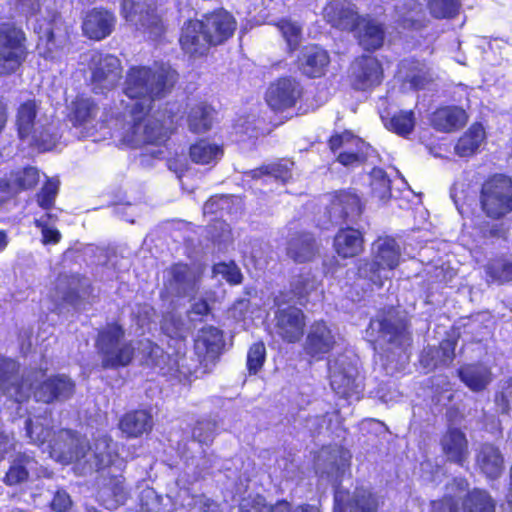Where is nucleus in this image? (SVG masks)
<instances>
[{"label": "nucleus", "mask_w": 512, "mask_h": 512, "mask_svg": "<svg viewBox=\"0 0 512 512\" xmlns=\"http://www.w3.org/2000/svg\"><path fill=\"white\" fill-rule=\"evenodd\" d=\"M428 7L436 18L453 17L460 7L459 0H429Z\"/></svg>", "instance_id": "e2e57ef3"}, {"label": "nucleus", "mask_w": 512, "mask_h": 512, "mask_svg": "<svg viewBox=\"0 0 512 512\" xmlns=\"http://www.w3.org/2000/svg\"><path fill=\"white\" fill-rule=\"evenodd\" d=\"M135 496L139 512H172L177 507V494H159L146 482L137 484Z\"/></svg>", "instance_id": "412c9836"}, {"label": "nucleus", "mask_w": 512, "mask_h": 512, "mask_svg": "<svg viewBox=\"0 0 512 512\" xmlns=\"http://www.w3.org/2000/svg\"><path fill=\"white\" fill-rule=\"evenodd\" d=\"M292 166V162L281 161L279 163H273L254 170H250L246 172L245 175L246 177H251L252 179L264 178L265 182H271L274 180L280 181L284 184L291 177Z\"/></svg>", "instance_id": "c03bdc74"}, {"label": "nucleus", "mask_w": 512, "mask_h": 512, "mask_svg": "<svg viewBox=\"0 0 512 512\" xmlns=\"http://www.w3.org/2000/svg\"><path fill=\"white\" fill-rule=\"evenodd\" d=\"M214 110L206 103H199L190 109L188 125L192 132L203 133L211 128Z\"/></svg>", "instance_id": "603ef678"}, {"label": "nucleus", "mask_w": 512, "mask_h": 512, "mask_svg": "<svg viewBox=\"0 0 512 512\" xmlns=\"http://www.w3.org/2000/svg\"><path fill=\"white\" fill-rule=\"evenodd\" d=\"M352 31H355L359 44L365 50H376L383 44L384 30L382 26L373 19L358 17Z\"/></svg>", "instance_id": "72a5a7b5"}, {"label": "nucleus", "mask_w": 512, "mask_h": 512, "mask_svg": "<svg viewBox=\"0 0 512 512\" xmlns=\"http://www.w3.org/2000/svg\"><path fill=\"white\" fill-rule=\"evenodd\" d=\"M486 273L492 282L504 283L512 280V264L505 259H497L486 267Z\"/></svg>", "instance_id": "052dcab7"}, {"label": "nucleus", "mask_w": 512, "mask_h": 512, "mask_svg": "<svg viewBox=\"0 0 512 512\" xmlns=\"http://www.w3.org/2000/svg\"><path fill=\"white\" fill-rule=\"evenodd\" d=\"M371 255L372 261H359L358 275L373 285L382 287L384 281L390 279L392 271L400 264V245L392 237H379L372 244Z\"/></svg>", "instance_id": "20e7f679"}, {"label": "nucleus", "mask_w": 512, "mask_h": 512, "mask_svg": "<svg viewBox=\"0 0 512 512\" xmlns=\"http://www.w3.org/2000/svg\"><path fill=\"white\" fill-rule=\"evenodd\" d=\"M366 337L368 341L373 343L386 341L395 345L402 351V354H400L402 361L408 360L406 349L410 345L411 338L403 320L395 319L392 316L371 320L366 330Z\"/></svg>", "instance_id": "9b49d317"}, {"label": "nucleus", "mask_w": 512, "mask_h": 512, "mask_svg": "<svg viewBox=\"0 0 512 512\" xmlns=\"http://www.w3.org/2000/svg\"><path fill=\"white\" fill-rule=\"evenodd\" d=\"M441 448L446 459L459 466L467 462L470 451L466 435L457 428H450L441 438Z\"/></svg>", "instance_id": "c85d7f7f"}, {"label": "nucleus", "mask_w": 512, "mask_h": 512, "mask_svg": "<svg viewBox=\"0 0 512 512\" xmlns=\"http://www.w3.org/2000/svg\"><path fill=\"white\" fill-rule=\"evenodd\" d=\"M431 121L435 129L450 132L466 123L467 114L458 107H443L434 112Z\"/></svg>", "instance_id": "a19ab883"}, {"label": "nucleus", "mask_w": 512, "mask_h": 512, "mask_svg": "<svg viewBox=\"0 0 512 512\" xmlns=\"http://www.w3.org/2000/svg\"><path fill=\"white\" fill-rule=\"evenodd\" d=\"M213 274L215 277L221 276L230 284H239L242 280V274L234 262H222L214 265Z\"/></svg>", "instance_id": "338daca9"}, {"label": "nucleus", "mask_w": 512, "mask_h": 512, "mask_svg": "<svg viewBox=\"0 0 512 512\" xmlns=\"http://www.w3.org/2000/svg\"><path fill=\"white\" fill-rule=\"evenodd\" d=\"M371 191L379 201L385 202L390 198V180L381 168H374L370 174Z\"/></svg>", "instance_id": "4d7b16f0"}, {"label": "nucleus", "mask_w": 512, "mask_h": 512, "mask_svg": "<svg viewBox=\"0 0 512 512\" xmlns=\"http://www.w3.org/2000/svg\"><path fill=\"white\" fill-rule=\"evenodd\" d=\"M278 28L285 38L288 46L292 49L295 48L301 37V26L290 20H281L278 23Z\"/></svg>", "instance_id": "774afa93"}, {"label": "nucleus", "mask_w": 512, "mask_h": 512, "mask_svg": "<svg viewBox=\"0 0 512 512\" xmlns=\"http://www.w3.org/2000/svg\"><path fill=\"white\" fill-rule=\"evenodd\" d=\"M328 53L316 45L304 47L298 59L299 69L308 77L322 76L329 64Z\"/></svg>", "instance_id": "473e14b6"}, {"label": "nucleus", "mask_w": 512, "mask_h": 512, "mask_svg": "<svg viewBox=\"0 0 512 512\" xmlns=\"http://www.w3.org/2000/svg\"><path fill=\"white\" fill-rule=\"evenodd\" d=\"M35 460L26 453L18 454L12 461L3 481L8 486L21 484L28 479L29 470L33 469Z\"/></svg>", "instance_id": "de8ad7c7"}, {"label": "nucleus", "mask_w": 512, "mask_h": 512, "mask_svg": "<svg viewBox=\"0 0 512 512\" xmlns=\"http://www.w3.org/2000/svg\"><path fill=\"white\" fill-rule=\"evenodd\" d=\"M82 63H87L91 76L92 89L97 94L112 90L121 78V62L110 54L90 51L82 55Z\"/></svg>", "instance_id": "1a4fd4ad"}, {"label": "nucleus", "mask_w": 512, "mask_h": 512, "mask_svg": "<svg viewBox=\"0 0 512 512\" xmlns=\"http://www.w3.org/2000/svg\"><path fill=\"white\" fill-rule=\"evenodd\" d=\"M349 78L356 90L366 91L378 86L383 79V68L373 56L357 57L350 66Z\"/></svg>", "instance_id": "4468645a"}, {"label": "nucleus", "mask_w": 512, "mask_h": 512, "mask_svg": "<svg viewBox=\"0 0 512 512\" xmlns=\"http://www.w3.org/2000/svg\"><path fill=\"white\" fill-rule=\"evenodd\" d=\"M330 147L333 151L340 150L338 161L344 166L353 165L364 160L369 155L370 150L368 144L349 131L332 136Z\"/></svg>", "instance_id": "6ab92c4d"}, {"label": "nucleus", "mask_w": 512, "mask_h": 512, "mask_svg": "<svg viewBox=\"0 0 512 512\" xmlns=\"http://www.w3.org/2000/svg\"><path fill=\"white\" fill-rule=\"evenodd\" d=\"M431 76L424 64L413 63L409 71L404 75L406 83L410 84L412 89H422L430 81Z\"/></svg>", "instance_id": "680f3d73"}, {"label": "nucleus", "mask_w": 512, "mask_h": 512, "mask_svg": "<svg viewBox=\"0 0 512 512\" xmlns=\"http://www.w3.org/2000/svg\"><path fill=\"white\" fill-rule=\"evenodd\" d=\"M414 125L415 119L412 111H401L385 123L389 130L402 136L409 134L413 130Z\"/></svg>", "instance_id": "bf43d9fd"}, {"label": "nucleus", "mask_w": 512, "mask_h": 512, "mask_svg": "<svg viewBox=\"0 0 512 512\" xmlns=\"http://www.w3.org/2000/svg\"><path fill=\"white\" fill-rule=\"evenodd\" d=\"M115 17L106 10L93 9L83 21V32L90 39L101 40L110 35L114 28Z\"/></svg>", "instance_id": "2f4dec72"}, {"label": "nucleus", "mask_w": 512, "mask_h": 512, "mask_svg": "<svg viewBox=\"0 0 512 512\" xmlns=\"http://www.w3.org/2000/svg\"><path fill=\"white\" fill-rule=\"evenodd\" d=\"M330 385L340 397L359 400L363 392V380L358 371V359L352 355H339L329 360Z\"/></svg>", "instance_id": "423d86ee"}, {"label": "nucleus", "mask_w": 512, "mask_h": 512, "mask_svg": "<svg viewBox=\"0 0 512 512\" xmlns=\"http://www.w3.org/2000/svg\"><path fill=\"white\" fill-rule=\"evenodd\" d=\"M351 454L339 445L323 447L315 458V470L321 477L327 476L333 484L345 473Z\"/></svg>", "instance_id": "ddd939ff"}, {"label": "nucleus", "mask_w": 512, "mask_h": 512, "mask_svg": "<svg viewBox=\"0 0 512 512\" xmlns=\"http://www.w3.org/2000/svg\"><path fill=\"white\" fill-rule=\"evenodd\" d=\"M302 88L291 78H282L271 84L266 92V102L273 110L293 107L301 97Z\"/></svg>", "instance_id": "4be33fe9"}, {"label": "nucleus", "mask_w": 512, "mask_h": 512, "mask_svg": "<svg viewBox=\"0 0 512 512\" xmlns=\"http://www.w3.org/2000/svg\"><path fill=\"white\" fill-rule=\"evenodd\" d=\"M38 181L39 171L35 167H26L3 179L0 183V190L7 195H12L34 187Z\"/></svg>", "instance_id": "e433bc0d"}, {"label": "nucleus", "mask_w": 512, "mask_h": 512, "mask_svg": "<svg viewBox=\"0 0 512 512\" xmlns=\"http://www.w3.org/2000/svg\"><path fill=\"white\" fill-rule=\"evenodd\" d=\"M318 279L310 274H302L292 283V293L300 305H305L313 299H318L322 291L319 290Z\"/></svg>", "instance_id": "37998d69"}, {"label": "nucleus", "mask_w": 512, "mask_h": 512, "mask_svg": "<svg viewBox=\"0 0 512 512\" xmlns=\"http://www.w3.org/2000/svg\"><path fill=\"white\" fill-rule=\"evenodd\" d=\"M377 506L376 498L366 490H357L352 499L348 491L335 490L333 512H376Z\"/></svg>", "instance_id": "393cba45"}, {"label": "nucleus", "mask_w": 512, "mask_h": 512, "mask_svg": "<svg viewBox=\"0 0 512 512\" xmlns=\"http://www.w3.org/2000/svg\"><path fill=\"white\" fill-rule=\"evenodd\" d=\"M266 349L263 343L253 344L247 355V368L250 374H256L263 366Z\"/></svg>", "instance_id": "69168bd1"}, {"label": "nucleus", "mask_w": 512, "mask_h": 512, "mask_svg": "<svg viewBox=\"0 0 512 512\" xmlns=\"http://www.w3.org/2000/svg\"><path fill=\"white\" fill-rule=\"evenodd\" d=\"M200 23L203 24L208 38H211V46L221 44L229 39L236 29L235 19L224 10L206 15L203 20H200Z\"/></svg>", "instance_id": "a878e982"}, {"label": "nucleus", "mask_w": 512, "mask_h": 512, "mask_svg": "<svg viewBox=\"0 0 512 512\" xmlns=\"http://www.w3.org/2000/svg\"><path fill=\"white\" fill-rule=\"evenodd\" d=\"M458 374L461 381L474 392L484 390L492 381L491 372L484 365H465Z\"/></svg>", "instance_id": "79ce46f5"}, {"label": "nucleus", "mask_w": 512, "mask_h": 512, "mask_svg": "<svg viewBox=\"0 0 512 512\" xmlns=\"http://www.w3.org/2000/svg\"><path fill=\"white\" fill-rule=\"evenodd\" d=\"M161 329L172 339H183L189 331L190 325L180 315L168 313L163 317Z\"/></svg>", "instance_id": "6e6d98bb"}, {"label": "nucleus", "mask_w": 512, "mask_h": 512, "mask_svg": "<svg viewBox=\"0 0 512 512\" xmlns=\"http://www.w3.org/2000/svg\"><path fill=\"white\" fill-rule=\"evenodd\" d=\"M276 333L286 342L295 343L303 336L305 316L294 306L279 308L275 315Z\"/></svg>", "instance_id": "aec40b11"}, {"label": "nucleus", "mask_w": 512, "mask_h": 512, "mask_svg": "<svg viewBox=\"0 0 512 512\" xmlns=\"http://www.w3.org/2000/svg\"><path fill=\"white\" fill-rule=\"evenodd\" d=\"M485 131L481 124H473L458 140L455 145V153L459 157L473 155L485 139Z\"/></svg>", "instance_id": "a18cd8bd"}, {"label": "nucleus", "mask_w": 512, "mask_h": 512, "mask_svg": "<svg viewBox=\"0 0 512 512\" xmlns=\"http://www.w3.org/2000/svg\"><path fill=\"white\" fill-rule=\"evenodd\" d=\"M495 509V500L483 489H473L462 501L463 512H495Z\"/></svg>", "instance_id": "09e8293b"}, {"label": "nucleus", "mask_w": 512, "mask_h": 512, "mask_svg": "<svg viewBox=\"0 0 512 512\" xmlns=\"http://www.w3.org/2000/svg\"><path fill=\"white\" fill-rule=\"evenodd\" d=\"M396 13L404 28H419L424 20V10L418 0H403L396 6Z\"/></svg>", "instance_id": "8fccbe9b"}, {"label": "nucleus", "mask_w": 512, "mask_h": 512, "mask_svg": "<svg viewBox=\"0 0 512 512\" xmlns=\"http://www.w3.org/2000/svg\"><path fill=\"white\" fill-rule=\"evenodd\" d=\"M328 213L332 223L339 224L346 220L352 221L361 213L360 200L355 194L340 192L333 197Z\"/></svg>", "instance_id": "c756f323"}, {"label": "nucleus", "mask_w": 512, "mask_h": 512, "mask_svg": "<svg viewBox=\"0 0 512 512\" xmlns=\"http://www.w3.org/2000/svg\"><path fill=\"white\" fill-rule=\"evenodd\" d=\"M202 273L200 265L175 264L167 271V289L178 296H192L199 289Z\"/></svg>", "instance_id": "2eb2a0df"}, {"label": "nucleus", "mask_w": 512, "mask_h": 512, "mask_svg": "<svg viewBox=\"0 0 512 512\" xmlns=\"http://www.w3.org/2000/svg\"><path fill=\"white\" fill-rule=\"evenodd\" d=\"M17 8L26 16H35V32L39 36L37 49L46 58L51 55L56 43L54 23L58 14L54 9L55 0H15Z\"/></svg>", "instance_id": "39448f33"}, {"label": "nucleus", "mask_w": 512, "mask_h": 512, "mask_svg": "<svg viewBox=\"0 0 512 512\" xmlns=\"http://www.w3.org/2000/svg\"><path fill=\"white\" fill-rule=\"evenodd\" d=\"M121 14L135 27L148 29L154 37L163 32L160 16L140 0H122Z\"/></svg>", "instance_id": "dca6fc26"}, {"label": "nucleus", "mask_w": 512, "mask_h": 512, "mask_svg": "<svg viewBox=\"0 0 512 512\" xmlns=\"http://www.w3.org/2000/svg\"><path fill=\"white\" fill-rule=\"evenodd\" d=\"M179 41L182 50L190 56H202L211 47V38H208L200 20L185 23Z\"/></svg>", "instance_id": "b1692460"}, {"label": "nucleus", "mask_w": 512, "mask_h": 512, "mask_svg": "<svg viewBox=\"0 0 512 512\" xmlns=\"http://www.w3.org/2000/svg\"><path fill=\"white\" fill-rule=\"evenodd\" d=\"M324 19L340 30H353L358 19L355 6L348 1L334 0L323 9Z\"/></svg>", "instance_id": "cd10ccee"}, {"label": "nucleus", "mask_w": 512, "mask_h": 512, "mask_svg": "<svg viewBox=\"0 0 512 512\" xmlns=\"http://www.w3.org/2000/svg\"><path fill=\"white\" fill-rule=\"evenodd\" d=\"M334 248L343 258L354 257L363 250V235L353 228L340 229L334 238Z\"/></svg>", "instance_id": "4c0bfd02"}, {"label": "nucleus", "mask_w": 512, "mask_h": 512, "mask_svg": "<svg viewBox=\"0 0 512 512\" xmlns=\"http://www.w3.org/2000/svg\"><path fill=\"white\" fill-rule=\"evenodd\" d=\"M316 251L314 238L310 234H304L293 238L287 248V254L296 262H306L313 258Z\"/></svg>", "instance_id": "3c124183"}, {"label": "nucleus", "mask_w": 512, "mask_h": 512, "mask_svg": "<svg viewBox=\"0 0 512 512\" xmlns=\"http://www.w3.org/2000/svg\"><path fill=\"white\" fill-rule=\"evenodd\" d=\"M59 189V180L49 179L37 194L38 205L44 210H49L54 206L55 199Z\"/></svg>", "instance_id": "0e129e2a"}, {"label": "nucleus", "mask_w": 512, "mask_h": 512, "mask_svg": "<svg viewBox=\"0 0 512 512\" xmlns=\"http://www.w3.org/2000/svg\"><path fill=\"white\" fill-rule=\"evenodd\" d=\"M89 283L87 279L80 278L78 275H61L57 279L55 301H63L64 303L78 307L79 301L85 299L89 294Z\"/></svg>", "instance_id": "5701e85b"}, {"label": "nucleus", "mask_w": 512, "mask_h": 512, "mask_svg": "<svg viewBox=\"0 0 512 512\" xmlns=\"http://www.w3.org/2000/svg\"><path fill=\"white\" fill-rule=\"evenodd\" d=\"M130 493L124 486V478L121 475H114L99 491V500L106 509H115L125 505Z\"/></svg>", "instance_id": "c9c22d12"}, {"label": "nucleus", "mask_w": 512, "mask_h": 512, "mask_svg": "<svg viewBox=\"0 0 512 512\" xmlns=\"http://www.w3.org/2000/svg\"><path fill=\"white\" fill-rule=\"evenodd\" d=\"M503 456L492 444H483L476 454V464L489 479L498 478L503 471Z\"/></svg>", "instance_id": "f704fd0d"}, {"label": "nucleus", "mask_w": 512, "mask_h": 512, "mask_svg": "<svg viewBox=\"0 0 512 512\" xmlns=\"http://www.w3.org/2000/svg\"><path fill=\"white\" fill-rule=\"evenodd\" d=\"M37 118V105L35 101H26L22 103L17 112L16 125L18 134L23 142L37 130V127L42 123L41 119Z\"/></svg>", "instance_id": "ea45409f"}, {"label": "nucleus", "mask_w": 512, "mask_h": 512, "mask_svg": "<svg viewBox=\"0 0 512 512\" xmlns=\"http://www.w3.org/2000/svg\"><path fill=\"white\" fill-rule=\"evenodd\" d=\"M57 219L56 214L47 212L34 220L36 227L41 230L42 242L45 245L56 244L61 239V234L55 227Z\"/></svg>", "instance_id": "5fc2aeb1"}, {"label": "nucleus", "mask_w": 512, "mask_h": 512, "mask_svg": "<svg viewBox=\"0 0 512 512\" xmlns=\"http://www.w3.org/2000/svg\"><path fill=\"white\" fill-rule=\"evenodd\" d=\"M19 365L11 359L0 360V394L6 395L16 402H22L30 395L35 386L36 401L50 403L54 400L69 398L74 392V383L65 375L45 378L42 369L29 371L20 380L17 373Z\"/></svg>", "instance_id": "7ed1b4c3"}, {"label": "nucleus", "mask_w": 512, "mask_h": 512, "mask_svg": "<svg viewBox=\"0 0 512 512\" xmlns=\"http://www.w3.org/2000/svg\"><path fill=\"white\" fill-rule=\"evenodd\" d=\"M123 337V329L114 323L99 332L96 345L104 368L126 366L132 360L133 347Z\"/></svg>", "instance_id": "0eeeda50"}, {"label": "nucleus", "mask_w": 512, "mask_h": 512, "mask_svg": "<svg viewBox=\"0 0 512 512\" xmlns=\"http://www.w3.org/2000/svg\"><path fill=\"white\" fill-rule=\"evenodd\" d=\"M335 344V336L331 329L323 321H318L310 326L304 349L311 357L320 358L328 353Z\"/></svg>", "instance_id": "bb28decb"}, {"label": "nucleus", "mask_w": 512, "mask_h": 512, "mask_svg": "<svg viewBox=\"0 0 512 512\" xmlns=\"http://www.w3.org/2000/svg\"><path fill=\"white\" fill-rule=\"evenodd\" d=\"M206 468V459L201 457L195 461L191 459V463L186 464V469L176 482L179 487L177 493V506L187 508V512H217L218 505L213 500L207 498L204 495H192L190 488L187 484L198 480L202 474V471Z\"/></svg>", "instance_id": "9d476101"}, {"label": "nucleus", "mask_w": 512, "mask_h": 512, "mask_svg": "<svg viewBox=\"0 0 512 512\" xmlns=\"http://www.w3.org/2000/svg\"><path fill=\"white\" fill-rule=\"evenodd\" d=\"M25 37L11 23L0 24V75L9 74L21 65L26 54Z\"/></svg>", "instance_id": "f8f14e48"}, {"label": "nucleus", "mask_w": 512, "mask_h": 512, "mask_svg": "<svg viewBox=\"0 0 512 512\" xmlns=\"http://www.w3.org/2000/svg\"><path fill=\"white\" fill-rule=\"evenodd\" d=\"M119 428L128 437H139L152 429V416L146 410L128 412L121 418Z\"/></svg>", "instance_id": "58836bf2"}, {"label": "nucleus", "mask_w": 512, "mask_h": 512, "mask_svg": "<svg viewBox=\"0 0 512 512\" xmlns=\"http://www.w3.org/2000/svg\"><path fill=\"white\" fill-rule=\"evenodd\" d=\"M218 425L214 419H202L199 420L192 430V445L196 443L201 445H209L212 443Z\"/></svg>", "instance_id": "13d9d810"}, {"label": "nucleus", "mask_w": 512, "mask_h": 512, "mask_svg": "<svg viewBox=\"0 0 512 512\" xmlns=\"http://www.w3.org/2000/svg\"><path fill=\"white\" fill-rule=\"evenodd\" d=\"M480 202L484 213L499 219L512 212V180L499 174L486 180L481 189Z\"/></svg>", "instance_id": "6e6552de"}, {"label": "nucleus", "mask_w": 512, "mask_h": 512, "mask_svg": "<svg viewBox=\"0 0 512 512\" xmlns=\"http://www.w3.org/2000/svg\"><path fill=\"white\" fill-rule=\"evenodd\" d=\"M177 80V73L170 66L161 64L153 67L133 66L126 74L123 94L126 99L120 101L122 116L128 128L123 141L132 147L152 145L161 147L177 123L178 118L169 110L148 114L153 102L164 97Z\"/></svg>", "instance_id": "f257e3e1"}, {"label": "nucleus", "mask_w": 512, "mask_h": 512, "mask_svg": "<svg viewBox=\"0 0 512 512\" xmlns=\"http://www.w3.org/2000/svg\"><path fill=\"white\" fill-rule=\"evenodd\" d=\"M222 155V147L208 140H200L190 147V158L196 164L215 165Z\"/></svg>", "instance_id": "49530a36"}, {"label": "nucleus", "mask_w": 512, "mask_h": 512, "mask_svg": "<svg viewBox=\"0 0 512 512\" xmlns=\"http://www.w3.org/2000/svg\"><path fill=\"white\" fill-rule=\"evenodd\" d=\"M27 435L30 440L44 446L43 451H47L52 459L61 463L69 464L84 459L83 470H102L110 466L121 469L124 462L117 453V445L112 442L107 435H98L93 446L87 449L81 439L71 430H60L53 434L48 428L44 427L43 422L36 418L26 421Z\"/></svg>", "instance_id": "f03ea898"}, {"label": "nucleus", "mask_w": 512, "mask_h": 512, "mask_svg": "<svg viewBox=\"0 0 512 512\" xmlns=\"http://www.w3.org/2000/svg\"><path fill=\"white\" fill-rule=\"evenodd\" d=\"M145 349L149 350L147 357L151 360L152 364L159 367L163 375H170L180 382L188 380L192 375V369L187 365V358L185 355L177 353L175 358H172L169 354H165L163 350L147 341Z\"/></svg>", "instance_id": "f3484780"}, {"label": "nucleus", "mask_w": 512, "mask_h": 512, "mask_svg": "<svg viewBox=\"0 0 512 512\" xmlns=\"http://www.w3.org/2000/svg\"><path fill=\"white\" fill-rule=\"evenodd\" d=\"M57 141L58 135L54 132V128L41 123L26 143L39 151H49L55 147Z\"/></svg>", "instance_id": "864d4df0"}, {"label": "nucleus", "mask_w": 512, "mask_h": 512, "mask_svg": "<svg viewBox=\"0 0 512 512\" xmlns=\"http://www.w3.org/2000/svg\"><path fill=\"white\" fill-rule=\"evenodd\" d=\"M224 346L222 332L213 326H205L195 340V351L205 361H215Z\"/></svg>", "instance_id": "7c9ffc66"}, {"label": "nucleus", "mask_w": 512, "mask_h": 512, "mask_svg": "<svg viewBox=\"0 0 512 512\" xmlns=\"http://www.w3.org/2000/svg\"><path fill=\"white\" fill-rule=\"evenodd\" d=\"M98 107L93 99L78 96L70 105L69 120L83 138L92 137L97 130Z\"/></svg>", "instance_id": "a211bd4d"}]
</instances>
